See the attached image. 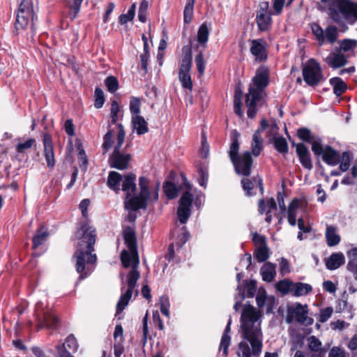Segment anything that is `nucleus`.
<instances>
[{"label":"nucleus","instance_id":"f257e3e1","mask_svg":"<svg viewBox=\"0 0 357 357\" xmlns=\"http://www.w3.org/2000/svg\"><path fill=\"white\" fill-rule=\"evenodd\" d=\"M261 313L252 305L245 306L243 309L241 322L242 337L247 340L238 344V356L259 357L262 350L263 334L261 329L260 317Z\"/></svg>","mask_w":357,"mask_h":357},{"label":"nucleus","instance_id":"f03ea898","mask_svg":"<svg viewBox=\"0 0 357 357\" xmlns=\"http://www.w3.org/2000/svg\"><path fill=\"white\" fill-rule=\"evenodd\" d=\"M76 238L79 242L73 257L76 259V271L80 274L79 279L83 280L92 271L91 266L97 260L96 255L92 254L96 243V229L88 222L82 223L76 232Z\"/></svg>","mask_w":357,"mask_h":357},{"label":"nucleus","instance_id":"7ed1b4c3","mask_svg":"<svg viewBox=\"0 0 357 357\" xmlns=\"http://www.w3.org/2000/svg\"><path fill=\"white\" fill-rule=\"evenodd\" d=\"M136 176L133 173H129L122 176V190L126 192L125 207L128 209L136 211L139 209H146L148 201L150 199L151 192L147 178L141 176L139 178L140 192L138 195L132 196L137 190L135 183Z\"/></svg>","mask_w":357,"mask_h":357},{"label":"nucleus","instance_id":"20e7f679","mask_svg":"<svg viewBox=\"0 0 357 357\" xmlns=\"http://www.w3.org/2000/svg\"><path fill=\"white\" fill-rule=\"evenodd\" d=\"M317 7L337 24H353L357 21V3L351 0H319Z\"/></svg>","mask_w":357,"mask_h":357},{"label":"nucleus","instance_id":"39448f33","mask_svg":"<svg viewBox=\"0 0 357 357\" xmlns=\"http://www.w3.org/2000/svg\"><path fill=\"white\" fill-rule=\"evenodd\" d=\"M269 83L268 70L261 68L256 72L250 84L248 93L245 94V106L248 108L247 114L250 119H254L257 112V103L262 98V93Z\"/></svg>","mask_w":357,"mask_h":357},{"label":"nucleus","instance_id":"423d86ee","mask_svg":"<svg viewBox=\"0 0 357 357\" xmlns=\"http://www.w3.org/2000/svg\"><path fill=\"white\" fill-rule=\"evenodd\" d=\"M235 132L236 137L232 139L229 151V158L238 174L249 176L251 174L252 165L251 153L249 151H245L241 155L238 154L239 143L238 137L239 134L236 131Z\"/></svg>","mask_w":357,"mask_h":357},{"label":"nucleus","instance_id":"0eeeda50","mask_svg":"<svg viewBox=\"0 0 357 357\" xmlns=\"http://www.w3.org/2000/svg\"><path fill=\"white\" fill-rule=\"evenodd\" d=\"M123 238L130 253L123 250L121 254V260L123 266L128 268L130 266L131 261H136V263H139L135 230L130 227H126L123 231Z\"/></svg>","mask_w":357,"mask_h":357},{"label":"nucleus","instance_id":"6e6552de","mask_svg":"<svg viewBox=\"0 0 357 357\" xmlns=\"http://www.w3.org/2000/svg\"><path fill=\"white\" fill-rule=\"evenodd\" d=\"M19 3L18 12L15 22V32L18 33L20 30H24L31 20V29L34 27V15L31 0H17Z\"/></svg>","mask_w":357,"mask_h":357},{"label":"nucleus","instance_id":"1a4fd4ad","mask_svg":"<svg viewBox=\"0 0 357 357\" xmlns=\"http://www.w3.org/2000/svg\"><path fill=\"white\" fill-rule=\"evenodd\" d=\"M132 266L130 271L128 275V289L126 291V293L123 294L119 302L116 305V312L120 313L125 307L128 304V302L132 295L133 289L137 285V280L140 277V273L137 271V266L139 263H136V261H132Z\"/></svg>","mask_w":357,"mask_h":357},{"label":"nucleus","instance_id":"9d476101","mask_svg":"<svg viewBox=\"0 0 357 357\" xmlns=\"http://www.w3.org/2000/svg\"><path fill=\"white\" fill-rule=\"evenodd\" d=\"M274 13L270 9L268 1H261L256 10L255 22L260 32H268L273 24L272 15Z\"/></svg>","mask_w":357,"mask_h":357},{"label":"nucleus","instance_id":"9b49d317","mask_svg":"<svg viewBox=\"0 0 357 357\" xmlns=\"http://www.w3.org/2000/svg\"><path fill=\"white\" fill-rule=\"evenodd\" d=\"M304 81L311 86L318 85L324 79L321 68L314 59H310L307 66L303 68Z\"/></svg>","mask_w":357,"mask_h":357},{"label":"nucleus","instance_id":"f8f14e48","mask_svg":"<svg viewBox=\"0 0 357 357\" xmlns=\"http://www.w3.org/2000/svg\"><path fill=\"white\" fill-rule=\"evenodd\" d=\"M287 312V323L291 322L292 317H294L297 322L302 324L310 326L313 323V319L307 317L308 311L306 305L303 306L298 303L294 308H288Z\"/></svg>","mask_w":357,"mask_h":357},{"label":"nucleus","instance_id":"ddd939ff","mask_svg":"<svg viewBox=\"0 0 357 357\" xmlns=\"http://www.w3.org/2000/svg\"><path fill=\"white\" fill-rule=\"evenodd\" d=\"M192 200V195L188 191L185 192L179 199L177 215L181 224H185L190 216Z\"/></svg>","mask_w":357,"mask_h":357},{"label":"nucleus","instance_id":"4468645a","mask_svg":"<svg viewBox=\"0 0 357 357\" xmlns=\"http://www.w3.org/2000/svg\"><path fill=\"white\" fill-rule=\"evenodd\" d=\"M121 147H114V149L109 157V162L111 167L124 170L128 167L131 156L130 154L121 153Z\"/></svg>","mask_w":357,"mask_h":357},{"label":"nucleus","instance_id":"2eb2a0df","mask_svg":"<svg viewBox=\"0 0 357 357\" xmlns=\"http://www.w3.org/2000/svg\"><path fill=\"white\" fill-rule=\"evenodd\" d=\"M40 305V303L36 304L38 330H40L43 327H46L49 329H55L59 321L57 317L50 311L44 312L40 314L38 312Z\"/></svg>","mask_w":357,"mask_h":357},{"label":"nucleus","instance_id":"dca6fc26","mask_svg":"<svg viewBox=\"0 0 357 357\" xmlns=\"http://www.w3.org/2000/svg\"><path fill=\"white\" fill-rule=\"evenodd\" d=\"M296 152L302 166L308 170H311L313 165L307 147L303 143L297 144L296 145Z\"/></svg>","mask_w":357,"mask_h":357},{"label":"nucleus","instance_id":"f3484780","mask_svg":"<svg viewBox=\"0 0 357 357\" xmlns=\"http://www.w3.org/2000/svg\"><path fill=\"white\" fill-rule=\"evenodd\" d=\"M44 155L48 167H53L55 164L53 144L50 135L43 136Z\"/></svg>","mask_w":357,"mask_h":357},{"label":"nucleus","instance_id":"a211bd4d","mask_svg":"<svg viewBox=\"0 0 357 357\" xmlns=\"http://www.w3.org/2000/svg\"><path fill=\"white\" fill-rule=\"evenodd\" d=\"M243 189L246 192L248 196H251L252 193L251 190L257 186L259 188L261 193L264 192V186L262 178L259 176L253 177L252 180L248 178H243L241 180Z\"/></svg>","mask_w":357,"mask_h":357},{"label":"nucleus","instance_id":"6ab92c4d","mask_svg":"<svg viewBox=\"0 0 357 357\" xmlns=\"http://www.w3.org/2000/svg\"><path fill=\"white\" fill-rule=\"evenodd\" d=\"M261 132L265 130H267L266 137L268 139L270 143L275 139L278 134L279 127L278 126L275 120H271L270 123H268L266 119H262L260 123Z\"/></svg>","mask_w":357,"mask_h":357},{"label":"nucleus","instance_id":"aec40b11","mask_svg":"<svg viewBox=\"0 0 357 357\" xmlns=\"http://www.w3.org/2000/svg\"><path fill=\"white\" fill-rule=\"evenodd\" d=\"M323 160L328 165L335 166L340 161V155L338 151L331 146L325 147V151L321 155Z\"/></svg>","mask_w":357,"mask_h":357},{"label":"nucleus","instance_id":"412c9836","mask_svg":"<svg viewBox=\"0 0 357 357\" xmlns=\"http://www.w3.org/2000/svg\"><path fill=\"white\" fill-rule=\"evenodd\" d=\"M328 65L333 69L342 67L346 65L347 60L345 56L340 53L331 52L325 59Z\"/></svg>","mask_w":357,"mask_h":357},{"label":"nucleus","instance_id":"4be33fe9","mask_svg":"<svg viewBox=\"0 0 357 357\" xmlns=\"http://www.w3.org/2000/svg\"><path fill=\"white\" fill-rule=\"evenodd\" d=\"M251 44L250 52L256 56V59L260 61L266 59V42L263 39H257L251 40Z\"/></svg>","mask_w":357,"mask_h":357},{"label":"nucleus","instance_id":"5701e85b","mask_svg":"<svg viewBox=\"0 0 357 357\" xmlns=\"http://www.w3.org/2000/svg\"><path fill=\"white\" fill-rule=\"evenodd\" d=\"M192 65H181L179 69L178 77L183 87L191 90L192 83L190 75V70Z\"/></svg>","mask_w":357,"mask_h":357},{"label":"nucleus","instance_id":"b1692460","mask_svg":"<svg viewBox=\"0 0 357 357\" xmlns=\"http://www.w3.org/2000/svg\"><path fill=\"white\" fill-rule=\"evenodd\" d=\"M122 181V175L117 172L112 171L109 173L107 184L108 187L118 194L120 190V183Z\"/></svg>","mask_w":357,"mask_h":357},{"label":"nucleus","instance_id":"393cba45","mask_svg":"<svg viewBox=\"0 0 357 357\" xmlns=\"http://www.w3.org/2000/svg\"><path fill=\"white\" fill-rule=\"evenodd\" d=\"M132 126L133 130H135L137 135H144L149 132L147 123L144 117L135 115L132 117Z\"/></svg>","mask_w":357,"mask_h":357},{"label":"nucleus","instance_id":"a878e982","mask_svg":"<svg viewBox=\"0 0 357 357\" xmlns=\"http://www.w3.org/2000/svg\"><path fill=\"white\" fill-rule=\"evenodd\" d=\"M275 268V264L266 262L260 270L263 280L268 282H272L276 275Z\"/></svg>","mask_w":357,"mask_h":357},{"label":"nucleus","instance_id":"bb28decb","mask_svg":"<svg viewBox=\"0 0 357 357\" xmlns=\"http://www.w3.org/2000/svg\"><path fill=\"white\" fill-rule=\"evenodd\" d=\"M326 238L329 247L337 245L340 241V236L337 234V228L332 225H327Z\"/></svg>","mask_w":357,"mask_h":357},{"label":"nucleus","instance_id":"cd10ccee","mask_svg":"<svg viewBox=\"0 0 357 357\" xmlns=\"http://www.w3.org/2000/svg\"><path fill=\"white\" fill-rule=\"evenodd\" d=\"M344 263V256L342 253H333L327 259L326 266L329 270H335Z\"/></svg>","mask_w":357,"mask_h":357},{"label":"nucleus","instance_id":"c85d7f7f","mask_svg":"<svg viewBox=\"0 0 357 357\" xmlns=\"http://www.w3.org/2000/svg\"><path fill=\"white\" fill-rule=\"evenodd\" d=\"M312 288L310 284L302 282L294 283L291 288V292L293 293L294 296L297 297L305 296L312 291Z\"/></svg>","mask_w":357,"mask_h":357},{"label":"nucleus","instance_id":"c756f323","mask_svg":"<svg viewBox=\"0 0 357 357\" xmlns=\"http://www.w3.org/2000/svg\"><path fill=\"white\" fill-rule=\"evenodd\" d=\"M263 149V139L261 136V130H257L252 136V153L255 156L259 155Z\"/></svg>","mask_w":357,"mask_h":357},{"label":"nucleus","instance_id":"7c9ffc66","mask_svg":"<svg viewBox=\"0 0 357 357\" xmlns=\"http://www.w3.org/2000/svg\"><path fill=\"white\" fill-rule=\"evenodd\" d=\"M48 236L49 233L43 227H40L33 237V248L36 249L44 243L46 241Z\"/></svg>","mask_w":357,"mask_h":357},{"label":"nucleus","instance_id":"2f4dec72","mask_svg":"<svg viewBox=\"0 0 357 357\" xmlns=\"http://www.w3.org/2000/svg\"><path fill=\"white\" fill-rule=\"evenodd\" d=\"M243 97V91L238 86L236 89L234 96V110L235 114L238 116L241 117L243 115V112L241 109V100Z\"/></svg>","mask_w":357,"mask_h":357},{"label":"nucleus","instance_id":"473e14b6","mask_svg":"<svg viewBox=\"0 0 357 357\" xmlns=\"http://www.w3.org/2000/svg\"><path fill=\"white\" fill-rule=\"evenodd\" d=\"M299 206V201L296 199L291 201L288 207L287 218L288 222L291 226H295L296 224V210Z\"/></svg>","mask_w":357,"mask_h":357},{"label":"nucleus","instance_id":"72a5a7b5","mask_svg":"<svg viewBox=\"0 0 357 357\" xmlns=\"http://www.w3.org/2000/svg\"><path fill=\"white\" fill-rule=\"evenodd\" d=\"M330 83L333 86V92L337 96H341L347 89V84L340 77L331 79Z\"/></svg>","mask_w":357,"mask_h":357},{"label":"nucleus","instance_id":"f704fd0d","mask_svg":"<svg viewBox=\"0 0 357 357\" xmlns=\"http://www.w3.org/2000/svg\"><path fill=\"white\" fill-rule=\"evenodd\" d=\"M308 348L312 353H321L323 350L325 351V354L327 352V348L321 347V342L315 336L312 335L308 337Z\"/></svg>","mask_w":357,"mask_h":357},{"label":"nucleus","instance_id":"c9c22d12","mask_svg":"<svg viewBox=\"0 0 357 357\" xmlns=\"http://www.w3.org/2000/svg\"><path fill=\"white\" fill-rule=\"evenodd\" d=\"M349 262L347 268L351 272H357V247L352 248L347 252Z\"/></svg>","mask_w":357,"mask_h":357},{"label":"nucleus","instance_id":"e433bc0d","mask_svg":"<svg viewBox=\"0 0 357 357\" xmlns=\"http://www.w3.org/2000/svg\"><path fill=\"white\" fill-rule=\"evenodd\" d=\"M271 143H273L275 149L280 153L286 154L288 152V144L283 137H278L274 139Z\"/></svg>","mask_w":357,"mask_h":357},{"label":"nucleus","instance_id":"4c0bfd02","mask_svg":"<svg viewBox=\"0 0 357 357\" xmlns=\"http://www.w3.org/2000/svg\"><path fill=\"white\" fill-rule=\"evenodd\" d=\"M209 30L206 22L202 24L197 32V40L202 45H205L208 39Z\"/></svg>","mask_w":357,"mask_h":357},{"label":"nucleus","instance_id":"58836bf2","mask_svg":"<svg viewBox=\"0 0 357 357\" xmlns=\"http://www.w3.org/2000/svg\"><path fill=\"white\" fill-rule=\"evenodd\" d=\"M163 190L168 199H172L177 197L178 190L176 185L170 182L166 181L163 185Z\"/></svg>","mask_w":357,"mask_h":357},{"label":"nucleus","instance_id":"ea45409f","mask_svg":"<svg viewBox=\"0 0 357 357\" xmlns=\"http://www.w3.org/2000/svg\"><path fill=\"white\" fill-rule=\"evenodd\" d=\"M311 29L313 34L315 36L319 45L321 46L325 42L324 31L319 24L313 23L311 25Z\"/></svg>","mask_w":357,"mask_h":357},{"label":"nucleus","instance_id":"a19ab883","mask_svg":"<svg viewBox=\"0 0 357 357\" xmlns=\"http://www.w3.org/2000/svg\"><path fill=\"white\" fill-rule=\"evenodd\" d=\"M266 300H268V301L269 303V305L268 306L267 310H266V312L268 313L272 310L271 305L274 302V300H275L274 297L272 296L271 298H267L265 294H261L257 295L256 297L257 305L259 308H261L265 305Z\"/></svg>","mask_w":357,"mask_h":357},{"label":"nucleus","instance_id":"79ce46f5","mask_svg":"<svg viewBox=\"0 0 357 357\" xmlns=\"http://www.w3.org/2000/svg\"><path fill=\"white\" fill-rule=\"evenodd\" d=\"M254 255L259 262L266 261L269 258V249L267 246L257 248Z\"/></svg>","mask_w":357,"mask_h":357},{"label":"nucleus","instance_id":"37998d69","mask_svg":"<svg viewBox=\"0 0 357 357\" xmlns=\"http://www.w3.org/2000/svg\"><path fill=\"white\" fill-rule=\"evenodd\" d=\"M105 84L109 92L115 93L119 89V82L116 77L109 76L105 80Z\"/></svg>","mask_w":357,"mask_h":357},{"label":"nucleus","instance_id":"c03bdc74","mask_svg":"<svg viewBox=\"0 0 357 357\" xmlns=\"http://www.w3.org/2000/svg\"><path fill=\"white\" fill-rule=\"evenodd\" d=\"M182 61L181 65H192V50L190 45L182 48Z\"/></svg>","mask_w":357,"mask_h":357},{"label":"nucleus","instance_id":"a18cd8bd","mask_svg":"<svg viewBox=\"0 0 357 357\" xmlns=\"http://www.w3.org/2000/svg\"><path fill=\"white\" fill-rule=\"evenodd\" d=\"M325 39L333 44L337 38V29L335 26H329L325 30Z\"/></svg>","mask_w":357,"mask_h":357},{"label":"nucleus","instance_id":"49530a36","mask_svg":"<svg viewBox=\"0 0 357 357\" xmlns=\"http://www.w3.org/2000/svg\"><path fill=\"white\" fill-rule=\"evenodd\" d=\"M298 137L303 141L311 143L315 138L312 135L311 131L307 128H301L297 131Z\"/></svg>","mask_w":357,"mask_h":357},{"label":"nucleus","instance_id":"de8ad7c7","mask_svg":"<svg viewBox=\"0 0 357 357\" xmlns=\"http://www.w3.org/2000/svg\"><path fill=\"white\" fill-rule=\"evenodd\" d=\"M311 143L312 151H313L314 154L317 157L321 156L325 151V147H323L321 144V140L319 138L316 139L315 137Z\"/></svg>","mask_w":357,"mask_h":357},{"label":"nucleus","instance_id":"09e8293b","mask_svg":"<svg viewBox=\"0 0 357 357\" xmlns=\"http://www.w3.org/2000/svg\"><path fill=\"white\" fill-rule=\"evenodd\" d=\"M95 103L94 105L96 108H101L105 102V97L103 91L100 88L95 89Z\"/></svg>","mask_w":357,"mask_h":357},{"label":"nucleus","instance_id":"8fccbe9b","mask_svg":"<svg viewBox=\"0 0 357 357\" xmlns=\"http://www.w3.org/2000/svg\"><path fill=\"white\" fill-rule=\"evenodd\" d=\"M294 282H290L288 280H281L277 283L276 287L278 291L282 292L283 294H287L289 291H291V288Z\"/></svg>","mask_w":357,"mask_h":357},{"label":"nucleus","instance_id":"3c124183","mask_svg":"<svg viewBox=\"0 0 357 357\" xmlns=\"http://www.w3.org/2000/svg\"><path fill=\"white\" fill-rule=\"evenodd\" d=\"M231 344V337H227L226 335H222L220 344L219 347V351L222 350L223 355L226 357L228 355V349Z\"/></svg>","mask_w":357,"mask_h":357},{"label":"nucleus","instance_id":"603ef678","mask_svg":"<svg viewBox=\"0 0 357 357\" xmlns=\"http://www.w3.org/2000/svg\"><path fill=\"white\" fill-rule=\"evenodd\" d=\"M199 183L201 186L206 187L208 181V174L205 167H199L198 169Z\"/></svg>","mask_w":357,"mask_h":357},{"label":"nucleus","instance_id":"864d4df0","mask_svg":"<svg viewBox=\"0 0 357 357\" xmlns=\"http://www.w3.org/2000/svg\"><path fill=\"white\" fill-rule=\"evenodd\" d=\"M130 110L133 116L138 115L140 112V100L139 98L132 97L130 101Z\"/></svg>","mask_w":357,"mask_h":357},{"label":"nucleus","instance_id":"5fc2aeb1","mask_svg":"<svg viewBox=\"0 0 357 357\" xmlns=\"http://www.w3.org/2000/svg\"><path fill=\"white\" fill-rule=\"evenodd\" d=\"M328 357H349L345 350L339 347H332L328 352Z\"/></svg>","mask_w":357,"mask_h":357},{"label":"nucleus","instance_id":"6e6d98bb","mask_svg":"<svg viewBox=\"0 0 357 357\" xmlns=\"http://www.w3.org/2000/svg\"><path fill=\"white\" fill-rule=\"evenodd\" d=\"M194 5L186 3L183 11V20L185 23H190L193 15Z\"/></svg>","mask_w":357,"mask_h":357},{"label":"nucleus","instance_id":"4d7b16f0","mask_svg":"<svg viewBox=\"0 0 357 357\" xmlns=\"http://www.w3.org/2000/svg\"><path fill=\"white\" fill-rule=\"evenodd\" d=\"M64 343L72 352H75L78 349V344L73 335H68Z\"/></svg>","mask_w":357,"mask_h":357},{"label":"nucleus","instance_id":"13d9d810","mask_svg":"<svg viewBox=\"0 0 357 357\" xmlns=\"http://www.w3.org/2000/svg\"><path fill=\"white\" fill-rule=\"evenodd\" d=\"M195 63L199 73L202 75L204 73L205 70V61L204 59V55L202 52L199 53L195 56Z\"/></svg>","mask_w":357,"mask_h":357},{"label":"nucleus","instance_id":"bf43d9fd","mask_svg":"<svg viewBox=\"0 0 357 357\" xmlns=\"http://www.w3.org/2000/svg\"><path fill=\"white\" fill-rule=\"evenodd\" d=\"M252 240L257 248H260L261 246H267L266 238L264 236L258 234L257 233H255L252 235Z\"/></svg>","mask_w":357,"mask_h":357},{"label":"nucleus","instance_id":"052dcab7","mask_svg":"<svg viewBox=\"0 0 357 357\" xmlns=\"http://www.w3.org/2000/svg\"><path fill=\"white\" fill-rule=\"evenodd\" d=\"M35 143L36 140L34 139H29L24 143H19L17 145L16 150L18 153H23L24 150L30 149Z\"/></svg>","mask_w":357,"mask_h":357},{"label":"nucleus","instance_id":"680f3d73","mask_svg":"<svg viewBox=\"0 0 357 357\" xmlns=\"http://www.w3.org/2000/svg\"><path fill=\"white\" fill-rule=\"evenodd\" d=\"M104 142L102 144V148L105 151H107L112 146V131L111 130H108V132L104 136Z\"/></svg>","mask_w":357,"mask_h":357},{"label":"nucleus","instance_id":"e2e57ef3","mask_svg":"<svg viewBox=\"0 0 357 357\" xmlns=\"http://www.w3.org/2000/svg\"><path fill=\"white\" fill-rule=\"evenodd\" d=\"M356 41L349 39H344L340 43V49L344 52H347L352 50L356 46Z\"/></svg>","mask_w":357,"mask_h":357},{"label":"nucleus","instance_id":"0e129e2a","mask_svg":"<svg viewBox=\"0 0 357 357\" xmlns=\"http://www.w3.org/2000/svg\"><path fill=\"white\" fill-rule=\"evenodd\" d=\"M333 308L331 307L321 310L319 321L320 322H326L332 315Z\"/></svg>","mask_w":357,"mask_h":357},{"label":"nucleus","instance_id":"69168bd1","mask_svg":"<svg viewBox=\"0 0 357 357\" xmlns=\"http://www.w3.org/2000/svg\"><path fill=\"white\" fill-rule=\"evenodd\" d=\"M119 130L117 134V144L115 147H121L124 142L126 132L122 124L119 123L117 125Z\"/></svg>","mask_w":357,"mask_h":357},{"label":"nucleus","instance_id":"338daca9","mask_svg":"<svg viewBox=\"0 0 357 357\" xmlns=\"http://www.w3.org/2000/svg\"><path fill=\"white\" fill-rule=\"evenodd\" d=\"M84 0H73L70 4V8L73 11L72 18L74 19L77 17L78 13L80 10V7Z\"/></svg>","mask_w":357,"mask_h":357},{"label":"nucleus","instance_id":"774afa93","mask_svg":"<svg viewBox=\"0 0 357 357\" xmlns=\"http://www.w3.org/2000/svg\"><path fill=\"white\" fill-rule=\"evenodd\" d=\"M56 348L59 357H73L71 354L72 351L66 349L65 343L57 346Z\"/></svg>","mask_w":357,"mask_h":357}]
</instances>
